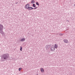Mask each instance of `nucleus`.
Listing matches in <instances>:
<instances>
[{
  "label": "nucleus",
  "mask_w": 75,
  "mask_h": 75,
  "mask_svg": "<svg viewBox=\"0 0 75 75\" xmlns=\"http://www.w3.org/2000/svg\"><path fill=\"white\" fill-rule=\"evenodd\" d=\"M9 57V54L5 53L3 54L1 57V62L7 61Z\"/></svg>",
  "instance_id": "obj_1"
},
{
  "label": "nucleus",
  "mask_w": 75,
  "mask_h": 75,
  "mask_svg": "<svg viewBox=\"0 0 75 75\" xmlns=\"http://www.w3.org/2000/svg\"><path fill=\"white\" fill-rule=\"evenodd\" d=\"M50 47L51 45H47L45 46L46 49V50H49V48H50Z\"/></svg>",
  "instance_id": "obj_2"
},
{
  "label": "nucleus",
  "mask_w": 75,
  "mask_h": 75,
  "mask_svg": "<svg viewBox=\"0 0 75 75\" xmlns=\"http://www.w3.org/2000/svg\"><path fill=\"white\" fill-rule=\"evenodd\" d=\"M30 7V4H27L25 6V8L26 9H28V7Z\"/></svg>",
  "instance_id": "obj_3"
},
{
  "label": "nucleus",
  "mask_w": 75,
  "mask_h": 75,
  "mask_svg": "<svg viewBox=\"0 0 75 75\" xmlns=\"http://www.w3.org/2000/svg\"><path fill=\"white\" fill-rule=\"evenodd\" d=\"M3 25L0 24V31L3 30Z\"/></svg>",
  "instance_id": "obj_4"
},
{
  "label": "nucleus",
  "mask_w": 75,
  "mask_h": 75,
  "mask_svg": "<svg viewBox=\"0 0 75 75\" xmlns=\"http://www.w3.org/2000/svg\"><path fill=\"white\" fill-rule=\"evenodd\" d=\"M55 47H51V51H53L54 50H55Z\"/></svg>",
  "instance_id": "obj_5"
},
{
  "label": "nucleus",
  "mask_w": 75,
  "mask_h": 75,
  "mask_svg": "<svg viewBox=\"0 0 75 75\" xmlns=\"http://www.w3.org/2000/svg\"><path fill=\"white\" fill-rule=\"evenodd\" d=\"M27 8L28 9V10H33V9H34V8L33 7H30V6Z\"/></svg>",
  "instance_id": "obj_6"
},
{
  "label": "nucleus",
  "mask_w": 75,
  "mask_h": 75,
  "mask_svg": "<svg viewBox=\"0 0 75 75\" xmlns=\"http://www.w3.org/2000/svg\"><path fill=\"white\" fill-rule=\"evenodd\" d=\"M25 40V38H23L20 40V41H21L22 42H23Z\"/></svg>",
  "instance_id": "obj_7"
},
{
  "label": "nucleus",
  "mask_w": 75,
  "mask_h": 75,
  "mask_svg": "<svg viewBox=\"0 0 75 75\" xmlns=\"http://www.w3.org/2000/svg\"><path fill=\"white\" fill-rule=\"evenodd\" d=\"M64 41L65 43H68V40H67L64 39Z\"/></svg>",
  "instance_id": "obj_8"
},
{
  "label": "nucleus",
  "mask_w": 75,
  "mask_h": 75,
  "mask_svg": "<svg viewBox=\"0 0 75 75\" xmlns=\"http://www.w3.org/2000/svg\"><path fill=\"white\" fill-rule=\"evenodd\" d=\"M40 71L42 72H44V69H43V68H40Z\"/></svg>",
  "instance_id": "obj_9"
},
{
  "label": "nucleus",
  "mask_w": 75,
  "mask_h": 75,
  "mask_svg": "<svg viewBox=\"0 0 75 75\" xmlns=\"http://www.w3.org/2000/svg\"><path fill=\"white\" fill-rule=\"evenodd\" d=\"M54 48H58V45L56 44H55L54 45Z\"/></svg>",
  "instance_id": "obj_10"
},
{
  "label": "nucleus",
  "mask_w": 75,
  "mask_h": 75,
  "mask_svg": "<svg viewBox=\"0 0 75 75\" xmlns=\"http://www.w3.org/2000/svg\"><path fill=\"white\" fill-rule=\"evenodd\" d=\"M31 3L32 4H33V3H35V1H34V0H32L31 1Z\"/></svg>",
  "instance_id": "obj_11"
},
{
  "label": "nucleus",
  "mask_w": 75,
  "mask_h": 75,
  "mask_svg": "<svg viewBox=\"0 0 75 75\" xmlns=\"http://www.w3.org/2000/svg\"><path fill=\"white\" fill-rule=\"evenodd\" d=\"M22 49H23V48L21 46L20 49V50L21 51H22Z\"/></svg>",
  "instance_id": "obj_12"
},
{
  "label": "nucleus",
  "mask_w": 75,
  "mask_h": 75,
  "mask_svg": "<svg viewBox=\"0 0 75 75\" xmlns=\"http://www.w3.org/2000/svg\"><path fill=\"white\" fill-rule=\"evenodd\" d=\"M33 7H36V6L35 5V4H33Z\"/></svg>",
  "instance_id": "obj_13"
},
{
  "label": "nucleus",
  "mask_w": 75,
  "mask_h": 75,
  "mask_svg": "<svg viewBox=\"0 0 75 75\" xmlns=\"http://www.w3.org/2000/svg\"><path fill=\"white\" fill-rule=\"evenodd\" d=\"M0 33H1V34H4V33L2 31H0Z\"/></svg>",
  "instance_id": "obj_14"
},
{
  "label": "nucleus",
  "mask_w": 75,
  "mask_h": 75,
  "mask_svg": "<svg viewBox=\"0 0 75 75\" xmlns=\"http://www.w3.org/2000/svg\"><path fill=\"white\" fill-rule=\"evenodd\" d=\"M59 35L60 36H62V35H63V34H61V33H60L59 34Z\"/></svg>",
  "instance_id": "obj_15"
},
{
  "label": "nucleus",
  "mask_w": 75,
  "mask_h": 75,
  "mask_svg": "<svg viewBox=\"0 0 75 75\" xmlns=\"http://www.w3.org/2000/svg\"><path fill=\"white\" fill-rule=\"evenodd\" d=\"M36 4L37 6H39V4L38 3V2H36Z\"/></svg>",
  "instance_id": "obj_16"
},
{
  "label": "nucleus",
  "mask_w": 75,
  "mask_h": 75,
  "mask_svg": "<svg viewBox=\"0 0 75 75\" xmlns=\"http://www.w3.org/2000/svg\"><path fill=\"white\" fill-rule=\"evenodd\" d=\"M22 69V68H19L18 69V70L19 71H21V70Z\"/></svg>",
  "instance_id": "obj_17"
},
{
  "label": "nucleus",
  "mask_w": 75,
  "mask_h": 75,
  "mask_svg": "<svg viewBox=\"0 0 75 75\" xmlns=\"http://www.w3.org/2000/svg\"><path fill=\"white\" fill-rule=\"evenodd\" d=\"M37 7H35V8H33V9H34V10H35V9H37Z\"/></svg>",
  "instance_id": "obj_18"
},
{
  "label": "nucleus",
  "mask_w": 75,
  "mask_h": 75,
  "mask_svg": "<svg viewBox=\"0 0 75 75\" xmlns=\"http://www.w3.org/2000/svg\"><path fill=\"white\" fill-rule=\"evenodd\" d=\"M17 3H18V2L16 3L15 4H17Z\"/></svg>",
  "instance_id": "obj_19"
},
{
  "label": "nucleus",
  "mask_w": 75,
  "mask_h": 75,
  "mask_svg": "<svg viewBox=\"0 0 75 75\" xmlns=\"http://www.w3.org/2000/svg\"><path fill=\"white\" fill-rule=\"evenodd\" d=\"M5 34V33H4H4H3V34H3H3H4V35Z\"/></svg>",
  "instance_id": "obj_20"
},
{
  "label": "nucleus",
  "mask_w": 75,
  "mask_h": 75,
  "mask_svg": "<svg viewBox=\"0 0 75 75\" xmlns=\"http://www.w3.org/2000/svg\"><path fill=\"white\" fill-rule=\"evenodd\" d=\"M68 21L69 22V21Z\"/></svg>",
  "instance_id": "obj_21"
},
{
  "label": "nucleus",
  "mask_w": 75,
  "mask_h": 75,
  "mask_svg": "<svg viewBox=\"0 0 75 75\" xmlns=\"http://www.w3.org/2000/svg\"><path fill=\"white\" fill-rule=\"evenodd\" d=\"M59 41H60V40H59Z\"/></svg>",
  "instance_id": "obj_22"
},
{
  "label": "nucleus",
  "mask_w": 75,
  "mask_h": 75,
  "mask_svg": "<svg viewBox=\"0 0 75 75\" xmlns=\"http://www.w3.org/2000/svg\"><path fill=\"white\" fill-rule=\"evenodd\" d=\"M74 5H75V4H74Z\"/></svg>",
  "instance_id": "obj_23"
}]
</instances>
